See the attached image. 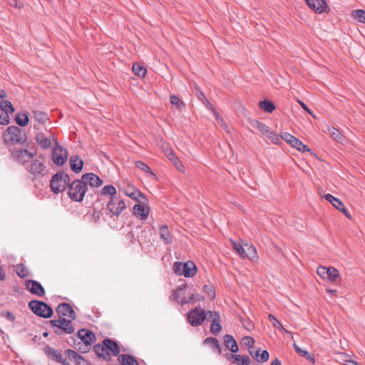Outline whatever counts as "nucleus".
Listing matches in <instances>:
<instances>
[{
  "label": "nucleus",
  "instance_id": "obj_1",
  "mask_svg": "<svg viewBox=\"0 0 365 365\" xmlns=\"http://www.w3.org/2000/svg\"><path fill=\"white\" fill-rule=\"evenodd\" d=\"M4 140L7 145L23 144L27 140L24 130L17 126L11 125L7 128L4 133Z\"/></svg>",
  "mask_w": 365,
  "mask_h": 365
},
{
  "label": "nucleus",
  "instance_id": "obj_2",
  "mask_svg": "<svg viewBox=\"0 0 365 365\" xmlns=\"http://www.w3.org/2000/svg\"><path fill=\"white\" fill-rule=\"evenodd\" d=\"M87 190V185L81 180H73L68 184V195L69 197L76 202H81L83 200Z\"/></svg>",
  "mask_w": 365,
  "mask_h": 365
},
{
  "label": "nucleus",
  "instance_id": "obj_3",
  "mask_svg": "<svg viewBox=\"0 0 365 365\" xmlns=\"http://www.w3.org/2000/svg\"><path fill=\"white\" fill-rule=\"evenodd\" d=\"M73 319L66 318H59L50 321L51 327L54 329V332L58 335L63 334H71L75 331V328L72 324Z\"/></svg>",
  "mask_w": 365,
  "mask_h": 365
},
{
  "label": "nucleus",
  "instance_id": "obj_4",
  "mask_svg": "<svg viewBox=\"0 0 365 365\" xmlns=\"http://www.w3.org/2000/svg\"><path fill=\"white\" fill-rule=\"evenodd\" d=\"M29 308L34 314L42 318H51L53 314L52 308L42 301L31 300L29 302Z\"/></svg>",
  "mask_w": 365,
  "mask_h": 365
},
{
  "label": "nucleus",
  "instance_id": "obj_5",
  "mask_svg": "<svg viewBox=\"0 0 365 365\" xmlns=\"http://www.w3.org/2000/svg\"><path fill=\"white\" fill-rule=\"evenodd\" d=\"M70 182V177L64 172H58L55 174L50 180L51 190L54 193L63 192Z\"/></svg>",
  "mask_w": 365,
  "mask_h": 365
},
{
  "label": "nucleus",
  "instance_id": "obj_6",
  "mask_svg": "<svg viewBox=\"0 0 365 365\" xmlns=\"http://www.w3.org/2000/svg\"><path fill=\"white\" fill-rule=\"evenodd\" d=\"M26 170L32 175L34 178L44 176L48 173L44 159L41 157L31 160V163L27 165Z\"/></svg>",
  "mask_w": 365,
  "mask_h": 365
},
{
  "label": "nucleus",
  "instance_id": "obj_7",
  "mask_svg": "<svg viewBox=\"0 0 365 365\" xmlns=\"http://www.w3.org/2000/svg\"><path fill=\"white\" fill-rule=\"evenodd\" d=\"M125 208L126 205L123 200L118 196L110 197L106 207L107 215L110 217L118 216Z\"/></svg>",
  "mask_w": 365,
  "mask_h": 365
},
{
  "label": "nucleus",
  "instance_id": "obj_8",
  "mask_svg": "<svg viewBox=\"0 0 365 365\" xmlns=\"http://www.w3.org/2000/svg\"><path fill=\"white\" fill-rule=\"evenodd\" d=\"M35 140L43 150L48 149L52 147L53 144L55 145L58 143L57 138L52 133L46 135L42 132H38L35 135Z\"/></svg>",
  "mask_w": 365,
  "mask_h": 365
},
{
  "label": "nucleus",
  "instance_id": "obj_9",
  "mask_svg": "<svg viewBox=\"0 0 365 365\" xmlns=\"http://www.w3.org/2000/svg\"><path fill=\"white\" fill-rule=\"evenodd\" d=\"M68 150L59 145L58 142L53 145L52 149V160L57 165H63L67 160Z\"/></svg>",
  "mask_w": 365,
  "mask_h": 365
},
{
  "label": "nucleus",
  "instance_id": "obj_10",
  "mask_svg": "<svg viewBox=\"0 0 365 365\" xmlns=\"http://www.w3.org/2000/svg\"><path fill=\"white\" fill-rule=\"evenodd\" d=\"M205 319V311L200 307H195L187 313V321L192 327L201 325Z\"/></svg>",
  "mask_w": 365,
  "mask_h": 365
},
{
  "label": "nucleus",
  "instance_id": "obj_11",
  "mask_svg": "<svg viewBox=\"0 0 365 365\" xmlns=\"http://www.w3.org/2000/svg\"><path fill=\"white\" fill-rule=\"evenodd\" d=\"M281 138L299 151L302 153L310 151V149L306 145H304L301 140L289 133H282Z\"/></svg>",
  "mask_w": 365,
  "mask_h": 365
},
{
  "label": "nucleus",
  "instance_id": "obj_12",
  "mask_svg": "<svg viewBox=\"0 0 365 365\" xmlns=\"http://www.w3.org/2000/svg\"><path fill=\"white\" fill-rule=\"evenodd\" d=\"M185 288L186 285L182 284L175 290H173L170 295V299L172 300H175L178 302V304H180L181 305L185 304H190L193 301V299L195 298L194 294H190V296L187 298H185V297H181L180 296L181 292L185 291Z\"/></svg>",
  "mask_w": 365,
  "mask_h": 365
},
{
  "label": "nucleus",
  "instance_id": "obj_13",
  "mask_svg": "<svg viewBox=\"0 0 365 365\" xmlns=\"http://www.w3.org/2000/svg\"><path fill=\"white\" fill-rule=\"evenodd\" d=\"M26 289L32 294L38 297H43L45 295V289L38 282L32 279H27L25 282Z\"/></svg>",
  "mask_w": 365,
  "mask_h": 365
},
{
  "label": "nucleus",
  "instance_id": "obj_14",
  "mask_svg": "<svg viewBox=\"0 0 365 365\" xmlns=\"http://www.w3.org/2000/svg\"><path fill=\"white\" fill-rule=\"evenodd\" d=\"M12 155L19 163H24L36 155V149L31 150L19 149L15 150Z\"/></svg>",
  "mask_w": 365,
  "mask_h": 365
},
{
  "label": "nucleus",
  "instance_id": "obj_15",
  "mask_svg": "<svg viewBox=\"0 0 365 365\" xmlns=\"http://www.w3.org/2000/svg\"><path fill=\"white\" fill-rule=\"evenodd\" d=\"M56 313L59 316V318L68 317L71 319H76V315L73 308L69 304L61 303L56 308Z\"/></svg>",
  "mask_w": 365,
  "mask_h": 365
},
{
  "label": "nucleus",
  "instance_id": "obj_16",
  "mask_svg": "<svg viewBox=\"0 0 365 365\" xmlns=\"http://www.w3.org/2000/svg\"><path fill=\"white\" fill-rule=\"evenodd\" d=\"M82 180L87 185L89 184L92 187H100L103 184V180L98 175L93 173L83 174L81 178Z\"/></svg>",
  "mask_w": 365,
  "mask_h": 365
},
{
  "label": "nucleus",
  "instance_id": "obj_17",
  "mask_svg": "<svg viewBox=\"0 0 365 365\" xmlns=\"http://www.w3.org/2000/svg\"><path fill=\"white\" fill-rule=\"evenodd\" d=\"M78 336L86 345H91L96 340L93 332L86 329H80L78 331Z\"/></svg>",
  "mask_w": 365,
  "mask_h": 365
},
{
  "label": "nucleus",
  "instance_id": "obj_18",
  "mask_svg": "<svg viewBox=\"0 0 365 365\" xmlns=\"http://www.w3.org/2000/svg\"><path fill=\"white\" fill-rule=\"evenodd\" d=\"M309 8L317 13H322L326 11L327 4L324 0H306Z\"/></svg>",
  "mask_w": 365,
  "mask_h": 365
},
{
  "label": "nucleus",
  "instance_id": "obj_19",
  "mask_svg": "<svg viewBox=\"0 0 365 365\" xmlns=\"http://www.w3.org/2000/svg\"><path fill=\"white\" fill-rule=\"evenodd\" d=\"M71 169L76 173H78L82 170L83 161L78 155H72L69 160Z\"/></svg>",
  "mask_w": 365,
  "mask_h": 365
},
{
  "label": "nucleus",
  "instance_id": "obj_20",
  "mask_svg": "<svg viewBox=\"0 0 365 365\" xmlns=\"http://www.w3.org/2000/svg\"><path fill=\"white\" fill-rule=\"evenodd\" d=\"M65 353L76 365H87V361L76 351L67 349Z\"/></svg>",
  "mask_w": 365,
  "mask_h": 365
},
{
  "label": "nucleus",
  "instance_id": "obj_21",
  "mask_svg": "<svg viewBox=\"0 0 365 365\" xmlns=\"http://www.w3.org/2000/svg\"><path fill=\"white\" fill-rule=\"evenodd\" d=\"M94 351L99 357L110 361V356L107 349L106 346L103 344V341L101 344H96L94 346Z\"/></svg>",
  "mask_w": 365,
  "mask_h": 365
},
{
  "label": "nucleus",
  "instance_id": "obj_22",
  "mask_svg": "<svg viewBox=\"0 0 365 365\" xmlns=\"http://www.w3.org/2000/svg\"><path fill=\"white\" fill-rule=\"evenodd\" d=\"M133 210L135 215L140 216L141 220H145L149 215L150 207L141 204H137L134 205Z\"/></svg>",
  "mask_w": 365,
  "mask_h": 365
},
{
  "label": "nucleus",
  "instance_id": "obj_23",
  "mask_svg": "<svg viewBox=\"0 0 365 365\" xmlns=\"http://www.w3.org/2000/svg\"><path fill=\"white\" fill-rule=\"evenodd\" d=\"M159 235L161 240H163L165 244L170 245L173 241V237L170 234L169 229L167 225H161L159 227Z\"/></svg>",
  "mask_w": 365,
  "mask_h": 365
},
{
  "label": "nucleus",
  "instance_id": "obj_24",
  "mask_svg": "<svg viewBox=\"0 0 365 365\" xmlns=\"http://www.w3.org/2000/svg\"><path fill=\"white\" fill-rule=\"evenodd\" d=\"M224 344L232 353H237L239 350L237 341L232 335H230V334L225 335Z\"/></svg>",
  "mask_w": 365,
  "mask_h": 365
},
{
  "label": "nucleus",
  "instance_id": "obj_25",
  "mask_svg": "<svg viewBox=\"0 0 365 365\" xmlns=\"http://www.w3.org/2000/svg\"><path fill=\"white\" fill-rule=\"evenodd\" d=\"M103 344L106 346L108 351H110L113 356L120 355V349L116 341L110 339H105Z\"/></svg>",
  "mask_w": 365,
  "mask_h": 365
},
{
  "label": "nucleus",
  "instance_id": "obj_26",
  "mask_svg": "<svg viewBox=\"0 0 365 365\" xmlns=\"http://www.w3.org/2000/svg\"><path fill=\"white\" fill-rule=\"evenodd\" d=\"M165 155L168 157V158L173 163V165L175 166V168L181 172H184L183 170V165L180 160V159L175 155L173 151L171 149H168L165 152Z\"/></svg>",
  "mask_w": 365,
  "mask_h": 365
},
{
  "label": "nucleus",
  "instance_id": "obj_27",
  "mask_svg": "<svg viewBox=\"0 0 365 365\" xmlns=\"http://www.w3.org/2000/svg\"><path fill=\"white\" fill-rule=\"evenodd\" d=\"M118 361L121 365H139L136 359L129 354H120Z\"/></svg>",
  "mask_w": 365,
  "mask_h": 365
},
{
  "label": "nucleus",
  "instance_id": "obj_28",
  "mask_svg": "<svg viewBox=\"0 0 365 365\" xmlns=\"http://www.w3.org/2000/svg\"><path fill=\"white\" fill-rule=\"evenodd\" d=\"M244 255L245 258L255 261L257 259L256 248L252 245L245 244L244 246Z\"/></svg>",
  "mask_w": 365,
  "mask_h": 365
},
{
  "label": "nucleus",
  "instance_id": "obj_29",
  "mask_svg": "<svg viewBox=\"0 0 365 365\" xmlns=\"http://www.w3.org/2000/svg\"><path fill=\"white\" fill-rule=\"evenodd\" d=\"M183 267L184 276L185 277H193L197 272L196 266L191 261H187V262H185Z\"/></svg>",
  "mask_w": 365,
  "mask_h": 365
},
{
  "label": "nucleus",
  "instance_id": "obj_30",
  "mask_svg": "<svg viewBox=\"0 0 365 365\" xmlns=\"http://www.w3.org/2000/svg\"><path fill=\"white\" fill-rule=\"evenodd\" d=\"M204 344H210L214 351H217L219 354L222 353V348L218 340L215 337H207L203 341Z\"/></svg>",
  "mask_w": 365,
  "mask_h": 365
},
{
  "label": "nucleus",
  "instance_id": "obj_31",
  "mask_svg": "<svg viewBox=\"0 0 365 365\" xmlns=\"http://www.w3.org/2000/svg\"><path fill=\"white\" fill-rule=\"evenodd\" d=\"M333 282H338L341 281V276L339 272L333 267H328V272L327 279Z\"/></svg>",
  "mask_w": 365,
  "mask_h": 365
},
{
  "label": "nucleus",
  "instance_id": "obj_32",
  "mask_svg": "<svg viewBox=\"0 0 365 365\" xmlns=\"http://www.w3.org/2000/svg\"><path fill=\"white\" fill-rule=\"evenodd\" d=\"M293 346L297 354L302 356L305 357L307 360L312 361L313 364L315 362L314 356L309 353L307 350L301 349L296 343L293 344Z\"/></svg>",
  "mask_w": 365,
  "mask_h": 365
},
{
  "label": "nucleus",
  "instance_id": "obj_33",
  "mask_svg": "<svg viewBox=\"0 0 365 365\" xmlns=\"http://www.w3.org/2000/svg\"><path fill=\"white\" fill-rule=\"evenodd\" d=\"M51 356L56 360L57 362L61 363L63 365H68L66 359L63 358V355L58 350L52 349L50 351Z\"/></svg>",
  "mask_w": 365,
  "mask_h": 365
},
{
  "label": "nucleus",
  "instance_id": "obj_34",
  "mask_svg": "<svg viewBox=\"0 0 365 365\" xmlns=\"http://www.w3.org/2000/svg\"><path fill=\"white\" fill-rule=\"evenodd\" d=\"M261 352V349H259L258 350L255 351V361L259 363H264L266 362L269 359V353L266 350H263Z\"/></svg>",
  "mask_w": 365,
  "mask_h": 365
},
{
  "label": "nucleus",
  "instance_id": "obj_35",
  "mask_svg": "<svg viewBox=\"0 0 365 365\" xmlns=\"http://www.w3.org/2000/svg\"><path fill=\"white\" fill-rule=\"evenodd\" d=\"M259 106L264 111H265L267 113H272L273 110L275 109L274 104L272 102L267 101V100L260 101L259 103Z\"/></svg>",
  "mask_w": 365,
  "mask_h": 365
},
{
  "label": "nucleus",
  "instance_id": "obj_36",
  "mask_svg": "<svg viewBox=\"0 0 365 365\" xmlns=\"http://www.w3.org/2000/svg\"><path fill=\"white\" fill-rule=\"evenodd\" d=\"M16 274L22 279H24L29 276V272L27 267L24 264H18L16 266Z\"/></svg>",
  "mask_w": 365,
  "mask_h": 365
},
{
  "label": "nucleus",
  "instance_id": "obj_37",
  "mask_svg": "<svg viewBox=\"0 0 365 365\" xmlns=\"http://www.w3.org/2000/svg\"><path fill=\"white\" fill-rule=\"evenodd\" d=\"M15 120L21 127L26 126L29 123V116L26 113H18L16 115Z\"/></svg>",
  "mask_w": 365,
  "mask_h": 365
},
{
  "label": "nucleus",
  "instance_id": "obj_38",
  "mask_svg": "<svg viewBox=\"0 0 365 365\" xmlns=\"http://www.w3.org/2000/svg\"><path fill=\"white\" fill-rule=\"evenodd\" d=\"M133 73L138 76V77H144L146 74V68L142 66H140L139 63H135L133 65Z\"/></svg>",
  "mask_w": 365,
  "mask_h": 365
},
{
  "label": "nucleus",
  "instance_id": "obj_39",
  "mask_svg": "<svg viewBox=\"0 0 365 365\" xmlns=\"http://www.w3.org/2000/svg\"><path fill=\"white\" fill-rule=\"evenodd\" d=\"M324 198L326 199V200H327L328 202H329L330 203L332 204V205L336 208H339V207L340 206H342V201L340 200L339 198H336L335 197H334L331 194H327L325 196H324Z\"/></svg>",
  "mask_w": 365,
  "mask_h": 365
},
{
  "label": "nucleus",
  "instance_id": "obj_40",
  "mask_svg": "<svg viewBox=\"0 0 365 365\" xmlns=\"http://www.w3.org/2000/svg\"><path fill=\"white\" fill-rule=\"evenodd\" d=\"M170 103L178 109L182 110L185 108V104L175 95L170 96Z\"/></svg>",
  "mask_w": 365,
  "mask_h": 365
},
{
  "label": "nucleus",
  "instance_id": "obj_41",
  "mask_svg": "<svg viewBox=\"0 0 365 365\" xmlns=\"http://www.w3.org/2000/svg\"><path fill=\"white\" fill-rule=\"evenodd\" d=\"M101 194V195H109L110 197L116 196V189L114 186L108 185L102 188Z\"/></svg>",
  "mask_w": 365,
  "mask_h": 365
},
{
  "label": "nucleus",
  "instance_id": "obj_42",
  "mask_svg": "<svg viewBox=\"0 0 365 365\" xmlns=\"http://www.w3.org/2000/svg\"><path fill=\"white\" fill-rule=\"evenodd\" d=\"M220 319L212 320L210 326V332L212 334H217L222 330V326L220 323Z\"/></svg>",
  "mask_w": 365,
  "mask_h": 365
},
{
  "label": "nucleus",
  "instance_id": "obj_43",
  "mask_svg": "<svg viewBox=\"0 0 365 365\" xmlns=\"http://www.w3.org/2000/svg\"><path fill=\"white\" fill-rule=\"evenodd\" d=\"M352 16L359 22L365 24V10H354L352 12Z\"/></svg>",
  "mask_w": 365,
  "mask_h": 365
},
{
  "label": "nucleus",
  "instance_id": "obj_44",
  "mask_svg": "<svg viewBox=\"0 0 365 365\" xmlns=\"http://www.w3.org/2000/svg\"><path fill=\"white\" fill-rule=\"evenodd\" d=\"M34 118L38 123H43L48 120L47 115L39 110L34 111Z\"/></svg>",
  "mask_w": 365,
  "mask_h": 365
},
{
  "label": "nucleus",
  "instance_id": "obj_45",
  "mask_svg": "<svg viewBox=\"0 0 365 365\" xmlns=\"http://www.w3.org/2000/svg\"><path fill=\"white\" fill-rule=\"evenodd\" d=\"M329 134L331 135V136L336 142H341L342 141L343 136H342L341 133H340V131L338 129L332 127V128H329Z\"/></svg>",
  "mask_w": 365,
  "mask_h": 365
},
{
  "label": "nucleus",
  "instance_id": "obj_46",
  "mask_svg": "<svg viewBox=\"0 0 365 365\" xmlns=\"http://www.w3.org/2000/svg\"><path fill=\"white\" fill-rule=\"evenodd\" d=\"M268 319L274 328H277L282 331L287 332V331L283 327L282 324L274 317V315L269 314Z\"/></svg>",
  "mask_w": 365,
  "mask_h": 365
},
{
  "label": "nucleus",
  "instance_id": "obj_47",
  "mask_svg": "<svg viewBox=\"0 0 365 365\" xmlns=\"http://www.w3.org/2000/svg\"><path fill=\"white\" fill-rule=\"evenodd\" d=\"M0 106L5 111H6L8 115L14 112V108L11 103L9 101H2L0 102Z\"/></svg>",
  "mask_w": 365,
  "mask_h": 365
},
{
  "label": "nucleus",
  "instance_id": "obj_48",
  "mask_svg": "<svg viewBox=\"0 0 365 365\" xmlns=\"http://www.w3.org/2000/svg\"><path fill=\"white\" fill-rule=\"evenodd\" d=\"M183 264L184 263L180 262H174L173 267V272L178 275H184Z\"/></svg>",
  "mask_w": 365,
  "mask_h": 365
},
{
  "label": "nucleus",
  "instance_id": "obj_49",
  "mask_svg": "<svg viewBox=\"0 0 365 365\" xmlns=\"http://www.w3.org/2000/svg\"><path fill=\"white\" fill-rule=\"evenodd\" d=\"M197 96L199 98V100L201 101L203 103V104L207 107V108L212 109V105L208 101L205 94L202 91H197Z\"/></svg>",
  "mask_w": 365,
  "mask_h": 365
},
{
  "label": "nucleus",
  "instance_id": "obj_50",
  "mask_svg": "<svg viewBox=\"0 0 365 365\" xmlns=\"http://www.w3.org/2000/svg\"><path fill=\"white\" fill-rule=\"evenodd\" d=\"M267 138L273 143L277 144L280 141V138L275 132L272 131L271 130H269V133H267L266 135Z\"/></svg>",
  "mask_w": 365,
  "mask_h": 365
},
{
  "label": "nucleus",
  "instance_id": "obj_51",
  "mask_svg": "<svg viewBox=\"0 0 365 365\" xmlns=\"http://www.w3.org/2000/svg\"><path fill=\"white\" fill-rule=\"evenodd\" d=\"M135 166L141 170L145 171V173H148L152 175H155L154 173L151 171L150 168L143 161H136Z\"/></svg>",
  "mask_w": 365,
  "mask_h": 365
},
{
  "label": "nucleus",
  "instance_id": "obj_52",
  "mask_svg": "<svg viewBox=\"0 0 365 365\" xmlns=\"http://www.w3.org/2000/svg\"><path fill=\"white\" fill-rule=\"evenodd\" d=\"M125 193L127 196H128L130 198L135 200L138 202H140V200H139V197H144L143 194L141 192H140L139 190H134L133 192H125Z\"/></svg>",
  "mask_w": 365,
  "mask_h": 365
},
{
  "label": "nucleus",
  "instance_id": "obj_53",
  "mask_svg": "<svg viewBox=\"0 0 365 365\" xmlns=\"http://www.w3.org/2000/svg\"><path fill=\"white\" fill-rule=\"evenodd\" d=\"M233 249L238 253V255L242 257L245 258L244 255V247L241 245L240 244H237V242H234L233 240L231 241Z\"/></svg>",
  "mask_w": 365,
  "mask_h": 365
},
{
  "label": "nucleus",
  "instance_id": "obj_54",
  "mask_svg": "<svg viewBox=\"0 0 365 365\" xmlns=\"http://www.w3.org/2000/svg\"><path fill=\"white\" fill-rule=\"evenodd\" d=\"M203 292H206L207 295L211 298L214 299L215 297V292L212 285L205 284L203 286Z\"/></svg>",
  "mask_w": 365,
  "mask_h": 365
},
{
  "label": "nucleus",
  "instance_id": "obj_55",
  "mask_svg": "<svg viewBox=\"0 0 365 365\" xmlns=\"http://www.w3.org/2000/svg\"><path fill=\"white\" fill-rule=\"evenodd\" d=\"M241 324L242 327L247 331H251L254 329V325L249 319H241Z\"/></svg>",
  "mask_w": 365,
  "mask_h": 365
},
{
  "label": "nucleus",
  "instance_id": "obj_56",
  "mask_svg": "<svg viewBox=\"0 0 365 365\" xmlns=\"http://www.w3.org/2000/svg\"><path fill=\"white\" fill-rule=\"evenodd\" d=\"M317 272L322 278L326 279L328 272V267L320 266L317 268Z\"/></svg>",
  "mask_w": 365,
  "mask_h": 365
},
{
  "label": "nucleus",
  "instance_id": "obj_57",
  "mask_svg": "<svg viewBox=\"0 0 365 365\" xmlns=\"http://www.w3.org/2000/svg\"><path fill=\"white\" fill-rule=\"evenodd\" d=\"M206 318L209 320H217V319H220V316L219 313L212 311H208L205 312Z\"/></svg>",
  "mask_w": 365,
  "mask_h": 365
},
{
  "label": "nucleus",
  "instance_id": "obj_58",
  "mask_svg": "<svg viewBox=\"0 0 365 365\" xmlns=\"http://www.w3.org/2000/svg\"><path fill=\"white\" fill-rule=\"evenodd\" d=\"M242 342L245 346L252 347L255 344V339L251 336H247L242 338Z\"/></svg>",
  "mask_w": 365,
  "mask_h": 365
},
{
  "label": "nucleus",
  "instance_id": "obj_59",
  "mask_svg": "<svg viewBox=\"0 0 365 365\" xmlns=\"http://www.w3.org/2000/svg\"><path fill=\"white\" fill-rule=\"evenodd\" d=\"M103 216V213L101 210H96L95 208L93 213V220L94 222H98Z\"/></svg>",
  "mask_w": 365,
  "mask_h": 365
},
{
  "label": "nucleus",
  "instance_id": "obj_60",
  "mask_svg": "<svg viewBox=\"0 0 365 365\" xmlns=\"http://www.w3.org/2000/svg\"><path fill=\"white\" fill-rule=\"evenodd\" d=\"M227 358L232 359L236 362H240V361L242 362V361L244 358V356L238 355V354H229L227 356Z\"/></svg>",
  "mask_w": 365,
  "mask_h": 365
},
{
  "label": "nucleus",
  "instance_id": "obj_61",
  "mask_svg": "<svg viewBox=\"0 0 365 365\" xmlns=\"http://www.w3.org/2000/svg\"><path fill=\"white\" fill-rule=\"evenodd\" d=\"M258 130L260 132H262V133H264V135H266L267 133H269V130H270V128L267 125H265L264 123H262L261 125L259 126Z\"/></svg>",
  "mask_w": 365,
  "mask_h": 365
},
{
  "label": "nucleus",
  "instance_id": "obj_62",
  "mask_svg": "<svg viewBox=\"0 0 365 365\" xmlns=\"http://www.w3.org/2000/svg\"><path fill=\"white\" fill-rule=\"evenodd\" d=\"M214 114L216 120L219 122V123H221L222 124H224V121H223V119L221 118V116L220 115V114L217 112V110L215 109V108L212 106V109H210Z\"/></svg>",
  "mask_w": 365,
  "mask_h": 365
},
{
  "label": "nucleus",
  "instance_id": "obj_63",
  "mask_svg": "<svg viewBox=\"0 0 365 365\" xmlns=\"http://www.w3.org/2000/svg\"><path fill=\"white\" fill-rule=\"evenodd\" d=\"M337 210L341 211L348 218H349V219L351 218L349 212L348 210L345 207L344 203L342 204V206L339 207V208H337Z\"/></svg>",
  "mask_w": 365,
  "mask_h": 365
},
{
  "label": "nucleus",
  "instance_id": "obj_64",
  "mask_svg": "<svg viewBox=\"0 0 365 365\" xmlns=\"http://www.w3.org/2000/svg\"><path fill=\"white\" fill-rule=\"evenodd\" d=\"M242 365H251V360L247 356H244Z\"/></svg>",
  "mask_w": 365,
  "mask_h": 365
}]
</instances>
